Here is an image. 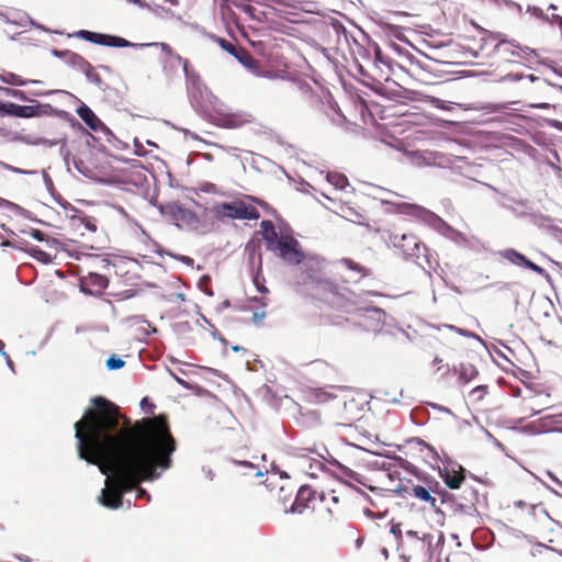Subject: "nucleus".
Segmentation results:
<instances>
[{
    "mask_svg": "<svg viewBox=\"0 0 562 562\" xmlns=\"http://www.w3.org/2000/svg\"><path fill=\"white\" fill-rule=\"evenodd\" d=\"M260 234L266 249L274 254L284 263L299 266L304 261L305 252L301 243L291 234L278 232L276 225L270 220L261 221Z\"/></svg>",
    "mask_w": 562,
    "mask_h": 562,
    "instance_id": "nucleus-2",
    "label": "nucleus"
},
{
    "mask_svg": "<svg viewBox=\"0 0 562 562\" xmlns=\"http://www.w3.org/2000/svg\"><path fill=\"white\" fill-rule=\"evenodd\" d=\"M210 37H211L214 42H216V43L220 45V47H221L224 52H226V53H228L229 55L234 56V57H235L239 63H241L243 65H246V63H245V60H244L243 56H239V55H237V54H236V48H235V46H234L229 41H227V40H226V38H224V37H221V36L214 35V34H211V35H210Z\"/></svg>",
    "mask_w": 562,
    "mask_h": 562,
    "instance_id": "nucleus-28",
    "label": "nucleus"
},
{
    "mask_svg": "<svg viewBox=\"0 0 562 562\" xmlns=\"http://www.w3.org/2000/svg\"><path fill=\"white\" fill-rule=\"evenodd\" d=\"M346 213V217H348L353 223L360 224L361 218H363V215L352 207H347Z\"/></svg>",
    "mask_w": 562,
    "mask_h": 562,
    "instance_id": "nucleus-58",
    "label": "nucleus"
},
{
    "mask_svg": "<svg viewBox=\"0 0 562 562\" xmlns=\"http://www.w3.org/2000/svg\"><path fill=\"white\" fill-rule=\"evenodd\" d=\"M69 126L75 131L86 132L80 121H78L72 114L66 120Z\"/></svg>",
    "mask_w": 562,
    "mask_h": 562,
    "instance_id": "nucleus-63",
    "label": "nucleus"
},
{
    "mask_svg": "<svg viewBox=\"0 0 562 562\" xmlns=\"http://www.w3.org/2000/svg\"><path fill=\"white\" fill-rule=\"evenodd\" d=\"M91 34H92V31L79 30V31L74 32L72 34H68V36L69 37H77V38H80V40L89 42Z\"/></svg>",
    "mask_w": 562,
    "mask_h": 562,
    "instance_id": "nucleus-62",
    "label": "nucleus"
},
{
    "mask_svg": "<svg viewBox=\"0 0 562 562\" xmlns=\"http://www.w3.org/2000/svg\"><path fill=\"white\" fill-rule=\"evenodd\" d=\"M260 278H261V271H256L252 273V281H254V284H255L257 291L261 294L268 293L269 290H268V288H266L265 285H262L260 283Z\"/></svg>",
    "mask_w": 562,
    "mask_h": 562,
    "instance_id": "nucleus-56",
    "label": "nucleus"
},
{
    "mask_svg": "<svg viewBox=\"0 0 562 562\" xmlns=\"http://www.w3.org/2000/svg\"><path fill=\"white\" fill-rule=\"evenodd\" d=\"M70 115L71 113H69L68 111L56 109L52 104L47 103L46 116H56L66 122V120L69 119Z\"/></svg>",
    "mask_w": 562,
    "mask_h": 562,
    "instance_id": "nucleus-47",
    "label": "nucleus"
},
{
    "mask_svg": "<svg viewBox=\"0 0 562 562\" xmlns=\"http://www.w3.org/2000/svg\"><path fill=\"white\" fill-rule=\"evenodd\" d=\"M440 502L453 514L465 510V505L458 503L456 496L448 491L440 494Z\"/></svg>",
    "mask_w": 562,
    "mask_h": 562,
    "instance_id": "nucleus-25",
    "label": "nucleus"
},
{
    "mask_svg": "<svg viewBox=\"0 0 562 562\" xmlns=\"http://www.w3.org/2000/svg\"><path fill=\"white\" fill-rule=\"evenodd\" d=\"M382 29L384 30L385 34L390 37H394L397 41L401 42H408L403 34V27L393 23L384 22L382 23Z\"/></svg>",
    "mask_w": 562,
    "mask_h": 562,
    "instance_id": "nucleus-31",
    "label": "nucleus"
},
{
    "mask_svg": "<svg viewBox=\"0 0 562 562\" xmlns=\"http://www.w3.org/2000/svg\"><path fill=\"white\" fill-rule=\"evenodd\" d=\"M389 243L400 249L406 259H419L423 250L426 262L431 267L429 249L415 235L393 232L389 235Z\"/></svg>",
    "mask_w": 562,
    "mask_h": 562,
    "instance_id": "nucleus-6",
    "label": "nucleus"
},
{
    "mask_svg": "<svg viewBox=\"0 0 562 562\" xmlns=\"http://www.w3.org/2000/svg\"><path fill=\"white\" fill-rule=\"evenodd\" d=\"M406 443L407 445H416V446L422 447L420 451L426 449L427 450L426 458L431 461L437 462L440 460L442 462V460H445V457L441 459L438 451L431 445L427 443L426 441H424L423 439H420L418 437H412V438L407 439Z\"/></svg>",
    "mask_w": 562,
    "mask_h": 562,
    "instance_id": "nucleus-23",
    "label": "nucleus"
},
{
    "mask_svg": "<svg viewBox=\"0 0 562 562\" xmlns=\"http://www.w3.org/2000/svg\"><path fill=\"white\" fill-rule=\"evenodd\" d=\"M198 288L206 295L213 296V290L211 288V277L203 274L198 281Z\"/></svg>",
    "mask_w": 562,
    "mask_h": 562,
    "instance_id": "nucleus-48",
    "label": "nucleus"
},
{
    "mask_svg": "<svg viewBox=\"0 0 562 562\" xmlns=\"http://www.w3.org/2000/svg\"><path fill=\"white\" fill-rule=\"evenodd\" d=\"M172 328H173V331L177 333V334L188 333V331H190L192 329V327H191L189 322L176 323V324H173Z\"/></svg>",
    "mask_w": 562,
    "mask_h": 562,
    "instance_id": "nucleus-59",
    "label": "nucleus"
},
{
    "mask_svg": "<svg viewBox=\"0 0 562 562\" xmlns=\"http://www.w3.org/2000/svg\"><path fill=\"white\" fill-rule=\"evenodd\" d=\"M401 460L405 463L404 469H406L411 474L415 475L416 477H418L419 480L424 481L425 483L434 482V485H429L427 487L428 490H430V494L434 493V494H436V495H438L440 497V494L442 492H447L446 488H442L440 486L438 481L431 479L429 475H422L419 473L418 469L414 464L409 463L406 460H403L402 458H401Z\"/></svg>",
    "mask_w": 562,
    "mask_h": 562,
    "instance_id": "nucleus-18",
    "label": "nucleus"
},
{
    "mask_svg": "<svg viewBox=\"0 0 562 562\" xmlns=\"http://www.w3.org/2000/svg\"><path fill=\"white\" fill-rule=\"evenodd\" d=\"M0 167L4 168L5 170H9L13 173H18V175H35L37 172L36 170L21 169V168L11 166L7 162H3L1 160H0Z\"/></svg>",
    "mask_w": 562,
    "mask_h": 562,
    "instance_id": "nucleus-53",
    "label": "nucleus"
},
{
    "mask_svg": "<svg viewBox=\"0 0 562 562\" xmlns=\"http://www.w3.org/2000/svg\"><path fill=\"white\" fill-rule=\"evenodd\" d=\"M11 212L15 215L22 216L29 221H32L36 224L48 226L49 224L41 218H37L36 215H34L31 211L22 207L21 205L14 203V205H11Z\"/></svg>",
    "mask_w": 562,
    "mask_h": 562,
    "instance_id": "nucleus-30",
    "label": "nucleus"
},
{
    "mask_svg": "<svg viewBox=\"0 0 562 562\" xmlns=\"http://www.w3.org/2000/svg\"><path fill=\"white\" fill-rule=\"evenodd\" d=\"M326 179L338 190H345L347 187H349L348 178L342 173L327 172Z\"/></svg>",
    "mask_w": 562,
    "mask_h": 562,
    "instance_id": "nucleus-36",
    "label": "nucleus"
},
{
    "mask_svg": "<svg viewBox=\"0 0 562 562\" xmlns=\"http://www.w3.org/2000/svg\"><path fill=\"white\" fill-rule=\"evenodd\" d=\"M65 64L70 67L78 68L79 70H81L83 67H88V60L80 54L75 53L72 50H70L69 54H67Z\"/></svg>",
    "mask_w": 562,
    "mask_h": 562,
    "instance_id": "nucleus-34",
    "label": "nucleus"
},
{
    "mask_svg": "<svg viewBox=\"0 0 562 562\" xmlns=\"http://www.w3.org/2000/svg\"><path fill=\"white\" fill-rule=\"evenodd\" d=\"M21 233L22 234H25V235H29L31 236L33 239L37 240V241H45V234L41 231V229H37V228H26V229H21Z\"/></svg>",
    "mask_w": 562,
    "mask_h": 562,
    "instance_id": "nucleus-51",
    "label": "nucleus"
},
{
    "mask_svg": "<svg viewBox=\"0 0 562 562\" xmlns=\"http://www.w3.org/2000/svg\"><path fill=\"white\" fill-rule=\"evenodd\" d=\"M0 90L4 93V95L14 98L19 101H22V102L31 101V98L29 97V94L23 90L5 88V87H0Z\"/></svg>",
    "mask_w": 562,
    "mask_h": 562,
    "instance_id": "nucleus-40",
    "label": "nucleus"
},
{
    "mask_svg": "<svg viewBox=\"0 0 562 562\" xmlns=\"http://www.w3.org/2000/svg\"><path fill=\"white\" fill-rule=\"evenodd\" d=\"M442 463L445 467L438 468V474L440 479L443 481L448 488H460L465 479L467 470L457 462H453L448 456H445Z\"/></svg>",
    "mask_w": 562,
    "mask_h": 562,
    "instance_id": "nucleus-9",
    "label": "nucleus"
},
{
    "mask_svg": "<svg viewBox=\"0 0 562 562\" xmlns=\"http://www.w3.org/2000/svg\"><path fill=\"white\" fill-rule=\"evenodd\" d=\"M83 281H87L92 288H95V292L101 296L103 291L109 286L110 280L108 277L98 272H89L87 276L81 277Z\"/></svg>",
    "mask_w": 562,
    "mask_h": 562,
    "instance_id": "nucleus-21",
    "label": "nucleus"
},
{
    "mask_svg": "<svg viewBox=\"0 0 562 562\" xmlns=\"http://www.w3.org/2000/svg\"><path fill=\"white\" fill-rule=\"evenodd\" d=\"M497 203L510 210L516 216L527 215L532 209L527 200L516 199L512 195L502 194Z\"/></svg>",
    "mask_w": 562,
    "mask_h": 562,
    "instance_id": "nucleus-14",
    "label": "nucleus"
},
{
    "mask_svg": "<svg viewBox=\"0 0 562 562\" xmlns=\"http://www.w3.org/2000/svg\"><path fill=\"white\" fill-rule=\"evenodd\" d=\"M29 102L31 104H27V105L21 104V119L46 116L47 103H42L32 98H31V101H29Z\"/></svg>",
    "mask_w": 562,
    "mask_h": 562,
    "instance_id": "nucleus-19",
    "label": "nucleus"
},
{
    "mask_svg": "<svg viewBox=\"0 0 562 562\" xmlns=\"http://www.w3.org/2000/svg\"><path fill=\"white\" fill-rule=\"evenodd\" d=\"M355 67L357 72L363 78L362 81H372V79L378 77L376 72H370L357 57H355Z\"/></svg>",
    "mask_w": 562,
    "mask_h": 562,
    "instance_id": "nucleus-44",
    "label": "nucleus"
},
{
    "mask_svg": "<svg viewBox=\"0 0 562 562\" xmlns=\"http://www.w3.org/2000/svg\"><path fill=\"white\" fill-rule=\"evenodd\" d=\"M101 91L104 93V100L109 104L113 106H120L123 103V95L119 89L105 83Z\"/></svg>",
    "mask_w": 562,
    "mask_h": 562,
    "instance_id": "nucleus-26",
    "label": "nucleus"
},
{
    "mask_svg": "<svg viewBox=\"0 0 562 562\" xmlns=\"http://www.w3.org/2000/svg\"><path fill=\"white\" fill-rule=\"evenodd\" d=\"M67 217L71 221H79L87 231L89 232H97V221L94 217L86 215L82 211V214H67Z\"/></svg>",
    "mask_w": 562,
    "mask_h": 562,
    "instance_id": "nucleus-29",
    "label": "nucleus"
},
{
    "mask_svg": "<svg viewBox=\"0 0 562 562\" xmlns=\"http://www.w3.org/2000/svg\"><path fill=\"white\" fill-rule=\"evenodd\" d=\"M186 81L189 89L190 98H202L203 92L210 93L207 87L202 83L201 77L195 70L189 72V75L186 77Z\"/></svg>",
    "mask_w": 562,
    "mask_h": 562,
    "instance_id": "nucleus-15",
    "label": "nucleus"
},
{
    "mask_svg": "<svg viewBox=\"0 0 562 562\" xmlns=\"http://www.w3.org/2000/svg\"><path fill=\"white\" fill-rule=\"evenodd\" d=\"M322 261L317 256L306 257L302 265L303 271L306 273L307 279L312 281H316L319 289L328 292L333 297L329 301L330 304L337 305L339 308H342L345 311H350V306L353 305L356 302L352 297H345L344 294L340 293V288L337 283L334 281H330L328 279H322L319 277V271L322 267Z\"/></svg>",
    "mask_w": 562,
    "mask_h": 562,
    "instance_id": "nucleus-4",
    "label": "nucleus"
},
{
    "mask_svg": "<svg viewBox=\"0 0 562 562\" xmlns=\"http://www.w3.org/2000/svg\"><path fill=\"white\" fill-rule=\"evenodd\" d=\"M60 207H63L65 211L70 212L69 214H82V211L75 207L70 202L65 200L60 194H57L53 199Z\"/></svg>",
    "mask_w": 562,
    "mask_h": 562,
    "instance_id": "nucleus-45",
    "label": "nucleus"
},
{
    "mask_svg": "<svg viewBox=\"0 0 562 562\" xmlns=\"http://www.w3.org/2000/svg\"><path fill=\"white\" fill-rule=\"evenodd\" d=\"M42 176H43V181L46 187V190L48 191L50 196L54 199L59 193L56 191L52 178L45 170L42 171Z\"/></svg>",
    "mask_w": 562,
    "mask_h": 562,
    "instance_id": "nucleus-50",
    "label": "nucleus"
},
{
    "mask_svg": "<svg viewBox=\"0 0 562 562\" xmlns=\"http://www.w3.org/2000/svg\"><path fill=\"white\" fill-rule=\"evenodd\" d=\"M496 255L518 268L531 270L547 280H550V274L543 268L529 260L524 254L514 248L498 250Z\"/></svg>",
    "mask_w": 562,
    "mask_h": 562,
    "instance_id": "nucleus-10",
    "label": "nucleus"
},
{
    "mask_svg": "<svg viewBox=\"0 0 562 562\" xmlns=\"http://www.w3.org/2000/svg\"><path fill=\"white\" fill-rule=\"evenodd\" d=\"M104 36H105V33H100V32H93L92 31V34L90 36L89 43L103 46Z\"/></svg>",
    "mask_w": 562,
    "mask_h": 562,
    "instance_id": "nucleus-64",
    "label": "nucleus"
},
{
    "mask_svg": "<svg viewBox=\"0 0 562 562\" xmlns=\"http://www.w3.org/2000/svg\"><path fill=\"white\" fill-rule=\"evenodd\" d=\"M79 290L80 292L85 293L86 295L100 297L99 293L95 292V289L93 290L90 284H88L87 281H83L82 279H79Z\"/></svg>",
    "mask_w": 562,
    "mask_h": 562,
    "instance_id": "nucleus-54",
    "label": "nucleus"
},
{
    "mask_svg": "<svg viewBox=\"0 0 562 562\" xmlns=\"http://www.w3.org/2000/svg\"><path fill=\"white\" fill-rule=\"evenodd\" d=\"M391 206V212L397 214L411 215L431 227L434 231L442 235L443 237L452 240L457 245H462L465 241V237L461 232L448 224L443 218L434 213L432 211L408 202H384Z\"/></svg>",
    "mask_w": 562,
    "mask_h": 562,
    "instance_id": "nucleus-3",
    "label": "nucleus"
},
{
    "mask_svg": "<svg viewBox=\"0 0 562 562\" xmlns=\"http://www.w3.org/2000/svg\"><path fill=\"white\" fill-rule=\"evenodd\" d=\"M517 47L520 52L512 49L508 44L501 42L494 46V53L498 54L506 61H514L515 57H522L529 60L530 56H538L537 52L530 47Z\"/></svg>",
    "mask_w": 562,
    "mask_h": 562,
    "instance_id": "nucleus-13",
    "label": "nucleus"
},
{
    "mask_svg": "<svg viewBox=\"0 0 562 562\" xmlns=\"http://www.w3.org/2000/svg\"><path fill=\"white\" fill-rule=\"evenodd\" d=\"M338 265L345 266L350 273H355V276H349L348 281L353 280L355 282H357L362 277L368 274V270L363 266H361L360 263L356 262L350 258L340 259L338 261Z\"/></svg>",
    "mask_w": 562,
    "mask_h": 562,
    "instance_id": "nucleus-22",
    "label": "nucleus"
},
{
    "mask_svg": "<svg viewBox=\"0 0 562 562\" xmlns=\"http://www.w3.org/2000/svg\"><path fill=\"white\" fill-rule=\"evenodd\" d=\"M390 525H391L390 532L394 536L396 543L400 544L403 541L402 524L394 522L392 520L390 522Z\"/></svg>",
    "mask_w": 562,
    "mask_h": 562,
    "instance_id": "nucleus-52",
    "label": "nucleus"
},
{
    "mask_svg": "<svg viewBox=\"0 0 562 562\" xmlns=\"http://www.w3.org/2000/svg\"><path fill=\"white\" fill-rule=\"evenodd\" d=\"M476 374H477V370L473 364H471V363H461L460 364L459 376L465 383H468L472 379H474L476 376Z\"/></svg>",
    "mask_w": 562,
    "mask_h": 562,
    "instance_id": "nucleus-38",
    "label": "nucleus"
},
{
    "mask_svg": "<svg viewBox=\"0 0 562 562\" xmlns=\"http://www.w3.org/2000/svg\"><path fill=\"white\" fill-rule=\"evenodd\" d=\"M124 366H125V361L116 353L110 355V357L105 360V368L109 371L120 370V369L124 368Z\"/></svg>",
    "mask_w": 562,
    "mask_h": 562,
    "instance_id": "nucleus-42",
    "label": "nucleus"
},
{
    "mask_svg": "<svg viewBox=\"0 0 562 562\" xmlns=\"http://www.w3.org/2000/svg\"><path fill=\"white\" fill-rule=\"evenodd\" d=\"M363 37L366 43H368L373 49L372 57V70L376 72L378 76L383 79V81H390L391 75L394 74L395 67L402 68L401 65L394 61L391 57H387L383 54L380 45L374 42L367 33L363 32Z\"/></svg>",
    "mask_w": 562,
    "mask_h": 562,
    "instance_id": "nucleus-7",
    "label": "nucleus"
},
{
    "mask_svg": "<svg viewBox=\"0 0 562 562\" xmlns=\"http://www.w3.org/2000/svg\"><path fill=\"white\" fill-rule=\"evenodd\" d=\"M167 256H170V257L181 261L182 263H184L188 267H192L193 263H194V260L191 257H189V256L176 255V254H172V252H167Z\"/></svg>",
    "mask_w": 562,
    "mask_h": 562,
    "instance_id": "nucleus-61",
    "label": "nucleus"
},
{
    "mask_svg": "<svg viewBox=\"0 0 562 562\" xmlns=\"http://www.w3.org/2000/svg\"><path fill=\"white\" fill-rule=\"evenodd\" d=\"M0 80L3 83L13 86V87H25L29 86L31 81H26V79L22 78L20 75L14 72H7L0 75Z\"/></svg>",
    "mask_w": 562,
    "mask_h": 562,
    "instance_id": "nucleus-32",
    "label": "nucleus"
},
{
    "mask_svg": "<svg viewBox=\"0 0 562 562\" xmlns=\"http://www.w3.org/2000/svg\"><path fill=\"white\" fill-rule=\"evenodd\" d=\"M26 144L29 145H34V146H37V145H44V146H47V147H53L55 145H58L60 143H66V138H55V139H48V138H45V137H36L34 140H25Z\"/></svg>",
    "mask_w": 562,
    "mask_h": 562,
    "instance_id": "nucleus-43",
    "label": "nucleus"
},
{
    "mask_svg": "<svg viewBox=\"0 0 562 562\" xmlns=\"http://www.w3.org/2000/svg\"><path fill=\"white\" fill-rule=\"evenodd\" d=\"M104 136H106V140L112 143L113 140H117L115 134L111 131V128L103 122L99 130Z\"/></svg>",
    "mask_w": 562,
    "mask_h": 562,
    "instance_id": "nucleus-57",
    "label": "nucleus"
},
{
    "mask_svg": "<svg viewBox=\"0 0 562 562\" xmlns=\"http://www.w3.org/2000/svg\"><path fill=\"white\" fill-rule=\"evenodd\" d=\"M217 214L218 216H226L232 220L252 221L260 217V213L256 207L241 201L223 202Z\"/></svg>",
    "mask_w": 562,
    "mask_h": 562,
    "instance_id": "nucleus-8",
    "label": "nucleus"
},
{
    "mask_svg": "<svg viewBox=\"0 0 562 562\" xmlns=\"http://www.w3.org/2000/svg\"><path fill=\"white\" fill-rule=\"evenodd\" d=\"M25 252L29 254L30 257L33 259L40 261L41 263L48 265L53 262V256L46 251H44L42 248L35 245H31L30 247L24 249Z\"/></svg>",
    "mask_w": 562,
    "mask_h": 562,
    "instance_id": "nucleus-27",
    "label": "nucleus"
},
{
    "mask_svg": "<svg viewBox=\"0 0 562 562\" xmlns=\"http://www.w3.org/2000/svg\"><path fill=\"white\" fill-rule=\"evenodd\" d=\"M245 251L248 256V265L251 269H254L256 262H257V271H261L262 269V255L260 251V244L259 241H248L245 247Z\"/></svg>",
    "mask_w": 562,
    "mask_h": 562,
    "instance_id": "nucleus-20",
    "label": "nucleus"
},
{
    "mask_svg": "<svg viewBox=\"0 0 562 562\" xmlns=\"http://www.w3.org/2000/svg\"><path fill=\"white\" fill-rule=\"evenodd\" d=\"M16 15H18V18L12 19L8 15H3L2 13H0V16L4 18V21L7 23L15 24L18 26H26L30 24L31 16L27 13H25V12L16 13Z\"/></svg>",
    "mask_w": 562,
    "mask_h": 562,
    "instance_id": "nucleus-41",
    "label": "nucleus"
},
{
    "mask_svg": "<svg viewBox=\"0 0 562 562\" xmlns=\"http://www.w3.org/2000/svg\"><path fill=\"white\" fill-rule=\"evenodd\" d=\"M338 470L339 472L350 479V480H353L356 481L357 483H362V476L361 474H359L358 472L353 471L352 469L348 468L347 465L342 464V463H338Z\"/></svg>",
    "mask_w": 562,
    "mask_h": 562,
    "instance_id": "nucleus-46",
    "label": "nucleus"
},
{
    "mask_svg": "<svg viewBox=\"0 0 562 562\" xmlns=\"http://www.w3.org/2000/svg\"><path fill=\"white\" fill-rule=\"evenodd\" d=\"M353 43L357 45V57L359 60L369 61L372 64V57H373V49L372 47L367 43V46L360 44L356 38H353Z\"/></svg>",
    "mask_w": 562,
    "mask_h": 562,
    "instance_id": "nucleus-37",
    "label": "nucleus"
},
{
    "mask_svg": "<svg viewBox=\"0 0 562 562\" xmlns=\"http://www.w3.org/2000/svg\"><path fill=\"white\" fill-rule=\"evenodd\" d=\"M151 44H139V43H133L128 40L114 35V34H106L104 36L103 46L105 47H113V48H144V47H150Z\"/></svg>",
    "mask_w": 562,
    "mask_h": 562,
    "instance_id": "nucleus-16",
    "label": "nucleus"
},
{
    "mask_svg": "<svg viewBox=\"0 0 562 562\" xmlns=\"http://www.w3.org/2000/svg\"><path fill=\"white\" fill-rule=\"evenodd\" d=\"M0 116L21 119V104L0 100Z\"/></svg>",
    "mask_w": 562,
    "mask_h": 562,
    "instance_id": "nucleus-24",
    "label": "nucleus"
},
{
    "mask_svg": "<svg viewBox=\"0 0 562 562\" xmlns=\"http://www.w3.org/2000/svg\"><path fill=\"white\" fill-rule=\"evenodd\" d=\"M90 403L74 429L78 458L106 476L99 504L119 509L124 495L133 491L136 498L150 502V493L138 485L158 480L172 467L177 441L168 422L158 420L145 436L130 419L109 409L104 396H92Z\"/></svg>",
    "mask_w": 562,
    "mask_h": 562,
    "instance_id": "nucleus-1",
    "label": "nucleus"
},
{
    "mask_svg": "<svg viewBox=\"0 0 562 562\" xmlns=\"http://www.w3.org/2000/svg\"><path fill=\"white\" fill-rule=\"evenodd\" d=\"M382 80L379 76L375 79H372V81H361L363 86L368 87L371 91H373L375 94L384 97L386 93V88L382 83Z\"/></svg>",
    "mask_w": 562,
    "mask_h": 562,
    "instance_id": "nucleus-39",
    "label": "nucleus"
},
{
    "mask_svg": "<svg viewBox=\"0 0 562 562\" xmlns=\"http://www.w3.org/2000/svg\"><path fill=\"white\" fill-rule=\"evenodd\" d=\"M75 169L82 175L85 178L91 179L92 178V170L86 166V164L81 159H74L72 160Z\"/></svg>",
    "mask_w": 562,
    "mask_h": 562,
    "instance_id": "nucleus-49",
    "label": "nucleus"
},
{
    "mask_svg": "<svg viewBox=\"0 0 562 562\" xmlns=\"http://www.w3.org/2000/svg\"><path fill=\"white\" fill-rule=\"evenodd\" d=\"M81 71L85 74L86 79L98 87L100 90L105 86L99 74L94 71L93 66L88 61V67H83Z\"/></svg>",
    "mask_w": 562,
    "mask_h": 562,
    "instance_id": "nucleus-33",
    "label": "nucleus"
},
{
    "mask_svg": "<svg viewBox=\"0 0 562 562\" xmlns=\"http://www.w3.org/2000/svg\"><path fill=\"white\" fill-rule=\"evenodd\" d=\"M68 97L72 98L76 102H78L76 113L80 117L81 122L90 131L98 133L103 121L94 113V111L88 104L81 101L77 95L69 92Z\"/></svg>",
    "mask_w": 562,
    "mask_h": 562,
    "instance_id": "nucleus-12",
    "label": "nucleus"
},
{
    "mask_svg": "<svg viewBox=\"0 0 562 562\" xmlns=\"http://www.w3.org/2000/svg\"><path fill=\"white\" fill-rule=\"evenodd\" d=\"M157 209L162 216H168L175 221L178 227H180L178 222L192 224L198 221L194 212L176 202L160 203L157 205Z\"/></svg>",
    "mask_w": 562,
    "mask_h": 562,
    "instance_id": "nucleus-11",
    "label": "nucleus"
},
{
    "mask_svg": "<svg viewBox=\"0 0 562 562\" xmlns=\"http://www.w3.org/2000/svg\"><path fill=\"white\" fill-rule=\"evenodd\" d=\"M473 422L484 431V434L492 439V432L488 429L491 424L490 416L486 412L476 413L473 415Z\"/></svg>",
    "mask_w": 562,
    "mask_h": 562,
    "instance_id": "nucleus-35",
    "label": "nucleus"
},
{
    "mask_svg": "<svg viewBox=\"0 0 562 562\" xmlns=\"http://www.w3.org/2000/svg\"><path fill=\"white\" fill-rule=\"evenodd\" d=\"M133 319H135V323H136V324H137V323H144V324H147V326H148V328H149V329H148V330H145V329H144L145 335L149 336V335H153V334H157V333H158L157 327L151 326V324H150V323H149V322H148L144 316H142V315H135V316L133 317Z\"/></svg>",
    "mask_w": 562,
    "mask_h": 562,
    "instance_id": "nucleus-55",
    "label": "nucleus"
},
{
    "mask_svg": "<svg viewBox=\"0 0 562 562\" xmlns=\"http://www.w3.org/2000/svg\"><path fill=\"white\" fill-rule=\"evenodd\" d=\"M412 490L413 495L416 498L425 503H428L436 515L445 517L446 513L439 506H437V499L430 494V490L422 485H413Z\"/></svg>",
    "mask_w": 562,
    "mask_h": 562,
    "instance_id": "nucleus-17",
    "label": "nucleus"
},
{
    "mask_svg": "<svg viewBox=\"0 0 562 562\" xmlns=\"http://www.w3.org/2000/svg\"><path fill=\"white\" fill-rule=\"evenodd\" d=\"M358 311L363 318L361 325L367 330H372L374 334L395 336V331L389 329L393 327L395 319L389 316L384 310L369 305L360 307Z\"/></svg>",
    "mask_w": 562,
    "mask_h": 562,
    "instance_id": "nucleus-5",
    "label": "nucleus"
},
{
    "mask_svg": "<svg viewBox=\"0 0 562 562\" xmlns=\"http://www.w3.org/2000/svg\"><path fill=\"white\" fill-rule=\"evenodd\" d=\"M139 406L146 413H151L155 408V404L148 396H145L140 400Z\"/></svg>",
    "mask_w": 562,
    "mask_h": 562,
    "instance_id": "nucleus-60",
    "label": "nucleus"
}]
</instances>
